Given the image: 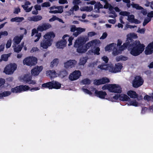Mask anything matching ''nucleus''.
Masks as SVG:
<instances>
[{"mask_svg": "<svg viewBox=\"0 0 153 153\" xmlns=\"http://www.w3.org/2000/svg\"><path fill=\"white\" fill-rule=\"evenodd\" d=\"M127 94L131 98H135L138 97V95L136 92L132 90L128 91L127 92Z\"/></svg>", "mask_w": 153, "mask_h": 153, "instance_id": "19", "label": "nucleus"}, {"mask_svg": "<svg viewBox=\"0 0 153 153\" xmlns=\"http://www.w3.org/2000/svg\"><path fill=\"white\" fill-rule=\"evenodd\" d=\"M93 7L92 6H85L83 8L82 11H86L87 12H91L93 10Z\"/></svg>", "mask_w": 153, "mask_h": 153, "instance_id": "34", "label": "nucleus"}, {"mask_svg": "<svg viewBox=\"0 0 153 153\" xmlns=\"http://www.w3.org/2000/svg\"><path fill=\"white\" fill-rule=\"evenodd\" d=\"M51 5L50 3L49 2H46L43 3L42 4V6L43 7H49Z\"/></svg>", "mask_w": 153, "mask_h": 153, "instance_id": "44", "label": "nucleus"}, {"mask_svg": "<svg viewBox=\"0 0 153 153\" xmlns=\"http://www.w3.org/2000/svg\"><path fill=\"white\" fill-rule=\"evenodd\" d=\"M103 5L100 4V2L98 3L97 4L95 5V8H97L98 10L103 8Z\"/></svg>", "mask_w": 153, "mask_h": 153, "instance_id": "48", "label": "nucleus"}, {"mask_svg": "<svg viewBox=\"0 0 153 153\" xmlns=\"http://www.w3.org/2000/svg\"><path fill=\"white\" fill-rule=\"evenodd\" d=\"M102 84H105L110 82L109 79L106 77L102 78L101 79Z\"/></svg>", "mask_w": 153, "mask_h": 153, "instance_id": "33", "label": "nucleus"}, {"mask_svg": "<svg viewBox=\"0 0 153 153\" xmlns=\"http://www.w3.org/2000/svg\"><path fill=\"white\" fill-rule=\"evenodd\" d=\"M24 19L23 17H16L11 19L10 21L11 22H22Z\"/></svg>", "mask_w": 153, "mask_h": 153, "instance_id": "24", "label": "nucleus"}, {"mask_svg": "<svg viewBox=\"0 0 153 153\" xmlns=\"http://www.w3.org/2000/svg\"><path fill=\"white\" fill-rule=\"evenodd\" d=\"M129 14V13L126 11H121L120 13V14L123 16H128Z\"/></svg>", "mask_w": 153, "mask_h": 153, "instance_id": "46", "label": "nucleus"}, {"mask_svg": "<svg viewBox=\"0 0 153 153\" xmlns=\"http://www.w3.org/2000/svg\"><path fill=\"white\" fill-rule=\"evenodd\" d=\"M119 100L122 101H127L130 100V99L126 95L121 94H120Z\"/></svg>", "mask_w": 153, "mask_h": 153, "instance_id": "22", "label": "nucleus"}, {"mask_svg": "<svg viewBox=\"0 0 153 153\" xmlns=\"http://www.w3.org/2000/svg\"><path fill=\"white\" fill-rule=\"evenodd\" d=\"M151 97L147 95H146L144 97V99L145 100H147V101H149L151 100Z\"/></svg>", "mask_w": 153, "mask_h": 153, "instance_id": "60", "label": "nucleus"}, {"mask_svg": "<svg viewBox=\"0 0 153 153\" xmlns=\"http://www.w3.org/2000/svg\"><path fill=\"white\" fill-rule=\"evenodd\" d=\"M82 82L83 84L84 85H89L91 83V82L90 80L88 78H86L83 79Z\"/></svg>", "mask_w": 153, "mask_h": 153, "instance_id": "36", "label": "nucleus"}, {"mask_svg": "<svg viewBox=\"0 0 153 153\" xmlns=\"http://www.w3.org/2000/svg\"><path fill=\"white\" fill-rule=\"evenodd\" d=\"M23 64L31 66L35 65L37 63V59L34 57L29 56L25 58L23 60Z\"/></svg>", "mask_w": 153, "mask_h": 153, "instance_id": "5", "label": "nucleus"}, {"mask_svg": "<svg viewBox=\"0 0 153 153\" xmlns=\"http://www.w3.org/2000/svg\"><path fill=\"white\" fill-rule=\"evenodd\" d=\"M52 81L43 84L42 85V88H46L49 89H52Z\"/></svg>", "mask_w": 153, "mask_h": 153, "instance_id": "20", "label": "nucleus"}, {"mask_svg": "<svg viewBox=\"0 0 153 153\" xmlns=\"http://www.w3.org/2000/svg\"><path fill=\"white\" fill-rule=\"evenodd\" d=\"M58 19V17H57L55 16H53L52 17L49 19V21H50V22L54 21L56 20H57V19Z\"/></svg>", "mask_w": 153, "mask_h": 153, "instance_id": "58", "label": "nucleus"}, {"mask_svg": "<svg viewBox=\"0 0 153 153\" xmlns=\"http://www.w3.org/2000/svg\"><path fill=\"white\" fill-rule=\"evenodd\" d=\"M39 50L36 47H33L32 48L31 50L30 51V52L31 53H33L34 52L38 51Z\"/></svg>", "mask_w": 153, "mask_h": 153, "instance_id": "57", "label": "nucleus"}, {"mask_svg": "<svg viewBox=\"0 0 153 153\" xmlns=\"http://www.w3.org/2000/svg\"><path fill=\"white\" fill-rule=\"evenodd\" d=\"M100 42L99 40L95 39L89 42L84 45V41L79 39L75 41L74 46L77 48L76 51L77 52L82 53L86 52L90 47H91L92 48H94L96 46L98 45L97 44Z\"/></svg>", "mask_w": 153, "mask_h": 153, "instance_id": "2", "label": "nucleus"}, {"mask_svg": "<svg viewBox=\"0 0 153 153\" xmlns=\"http://www.w3.org/2000/svg\"><path fill=\"white\" fill-rule=\"evenodd\" d=\"M5 82L4 79L2 78H0V87L4 85Z\"/></svg>", "mask_w": 153, "mask_h": 153, "instance_id": "55", "label": "nucleus"}, {"mask_svg": "<svg viewBox=\"0 0 153 153\" xmlns=\"http://www.w3.org/2000/svg\"><path fill=\"white\" fill-rule=\"evenodd\" d=\"M30 20L34 22H37L42 19V17L40 15L33 16L30 18Z\"/></svg>", "mask_w": 153, "mask_h": 153, "instance_id": "23", "label": "nucleus"}, {"mask_svg": "<svg viewBox=\"0 0 153 153\" xmlns=\"http://www.w3.org/2000/svg\"><path fill=\"white\" fill-rule=\"evenodd\" d=\"M22 7L25 10L26 12H30L33 8V6L31 7H30L28 8V6H25V5H22Z\"/></svg>", "mask_w": 153, "mask_h": 153, "instance_id": "38", "label": "nucleus"}, {"mask_svg": "<svg viewBox=\"0 0 153 153\" xmlns=\"http://www.w3.org/2000/svg\"><path fill=\"white\" fill-rule=\"evenodd\" d=\"M98 68H100L101 70H108V65L102 64L101 65H99L98 66Z\"/></svg>", "mask_w": 153, "mask_h": 153, "instance_id": "26", "label": "nucleus"}, {"mask_svg": "<svg viewBox=\"0 0 153 153\" xmlns=\"http://www.w3.org/2000/svg\"><path fill=\"white\" fill-rule=\"evenodd\" d=\"M81 75L80 71L75 70L70 74L69 78L71 81H74L78 79Z\"/></svg>", "mask_w": 153, "mask_h": 153, "instance_id": "12", "label": "nucleus"}, {"mask_svg": "<svg viewBox=\"0 0 153 153\" xmlns=\"http://www.w3.org/2000/svg\"><path fill=\"white\" fill-rule=\"evenodd\" d=\"M151 19L149 18H147L145 19L143 24V26H145L151 21Z\"/></svg>", "mask_w": 153, "mask_h": 153, "instance_id": "43", "label": "nucleus"}, {"mask_svg": "<svg viewBox=\"0 0 153 153\" xmlns=\"http://www.w3.org/2000/svg\"><path fill=\"white\" fill-rule=\"evenodd\" d=\"M132 7L136 8L137 10H142L143 9V8L142 7L140 6L138 4H132Z\"/></svg>", "mask_w": 153, "mask_h": 153, "instance_id": "37", "label": "nucleus"}, {"mask_svg": "<svg viewBox=\"0 0 153 153\" xmlns=\"http://www.w3.org/2000/svg\"><path fill=\"white\" fill-rule=\"evenodd\" d=\"M121 57V60L125 61L128 59V58L127 57L124 56L123 55H120Z\"/></svg>", "mask_w": 153, "mask_h": 153, "instance_id": "63", "label": "nucleus"}, {"mask_svg": "<svg viewBox=\"0 0 153 153\" xmlns=\"http://www.w3.org/2000/svg\"><path fill=\"white\" fill-rule=\"evenodd\" d=\"M60 74L63 77H64L68 74V73L66 71L64 70L60 72Z\"/></svg>", "mask_w": 153, "mask_h": 153, "instance_id": "42", "label": "nucleus"}, {"mask_svg": "<svg viewBox=\"0 0 153 153\" xmlns=\"http://www.w3.org/2000/svg\"><path fill=\"white\" fill-rule=\"evenodd\" d=\"M30 87L26 85H20L16 87L12 88L10 91L13 93H20L23 91H25L29 90Z\"/></svg>", "mask_w": 153, "mask_h": 153, "instance_id": "6", "label": "nucleus"}, {"mask_svg": "<svg viewBox=\"0 0 153 153\" xmlns=\"http://www.w3.org/2000/svg\"><path fill=\"white\" fill-rule=\"evenodd\" d=\"M144 82V80L140 76H135L132 81V86L135 88H138L141 86Z\"/></svg>", "mask_w": 153, "mask_h": 153, "instance_id": "7", "label": "nucleus"}, {"mask_svg": "<svg viewBox=\"0 0 153 153\" xmlns=\"http://www.w3.org/2000/svg\"><path fill=\"white\" fill-rule=\"evenodd\" d=\"M79 9V7L77 5H75L73 6V10L75 11H76Z\"/></svg>", "mask_w": 153, "mask_h": 153, "instance_id": "61", "label": "nucleus"}, {"mask_svg": "<svg viewBox=\"0 0 153 153\" xmlns=\"http://www.w3.org/2000/svg\"><path fill=\"white\" fill-rule=\"evenodd\" d=\"M88 58L86 57H83L81 58L80 60L79 64L80 65H84L87 62Z\"/></svg>", "mask_w": 153, "mask_h": 153, "instance_id": "28", "label": "nucleus"}, {"mask_svg": "<svg viewBox=\"0 0 153 153\" xmlns=\"http://www.w3.org/2000/svg\"><path fill=\"white\" fill-rule=\"evenodd\" d=\"M69 36L67 34H65L62 37L63 40H61L58 41L56 44V46L57 48L61 49L65 47L66 44L67 39H65L66 37H69Z\"/></svg>", "mask_w": 153, "mask_h": 153, "instance_id": "10", "label": "nucleus"}, {"mask_svg": "<svg viewBox=\"0 0 153 153\" xmlns=\"http://www.w3.org/2000/svg\"><path fill=\"white\" fill-rule=\"evenodd\" d=\"M17 68V65L15 63H10L5 67L4 72L7 74H12Z\"/></svg>", "mask_w": 153, "mask_h": 153, "instance_id": "4", "label": "nucleus"}, {"mask_svg": "<svg viewBox=\"0 0 153 153\" xmlns=\"http://www.w3.org/2000/svg\"><path fill=\"white\" fill-rule=\"evenodd\" d=\"M94 50L91 49V52L94 53L95 54L99 55L100 54V48L99 47H95L94 48Z\"/></svg>", "mask_w": 153, "mask_h": 153, "instance_id": "29", "label": "nucleus"}, {"mask_svg": "<svg viewBox=\"0 0 153 153\" xmlns=\"http://www.w3.org/2000/svg\"><path fill=\"white\" fill-rule=\"evenodd\" d=\"M12 41L11 40L7 41V43L6 44V47L7 48H9L11 46Z\"/></svg>", "mask_w": 153, "mask_h": 153, "instance_id": "50", "label": "nucleus"}, {"mask_svg": "<svg viewBox=\"0 0 153 153\" xmlns=\"http://www.w3.org/2000/svg\"><path fill=\"white\" fill-rule=\"evenodd\" d=\"M52 89H59L61 87V84L58 82L54 80L52 81Z\"/></svg>", "mask_w": 153, "mask_h": 153, "instance_id": "21", "label": "nucleus"}, {"mask_svg": "<svg viewBox=\"0 0 153 153\" xmlns=\"http://www.w3.org/2000/svg\"><path fill=\"white\" fill-rule=\"evenodd\" d=\"M70 27V31L72 32H74L73 35L75 37L85 31V29L80 27H77L75 25H71Z\"/></svg>", "mask_w": 153, "mask_h": 153, "instance_id": "8", "label": "nucleus"}, {"mask_svg": "<svg viewBox=\"0 0 153 153\" xmlns=\"http://www.w3.org/2000/svg\"><path fill=\"white\" fill-rule=\"evenodd\" d=\"M95 94L96 96L97 97H98L102 99H104L105 96L107 95V93L105 92L102 91H98L97 90L95 91Z\"/></svg>", "mask_w": 153, "mask_h": 153, "instance_id": "17", "label": "nucleus"}, {"mask_svg": "<svg viewBox=\"0 0 153 153\" xmlns=\"http://www.w3.org/2000/svg\"><path fill=\"white\" fill-rule=\"evenodd\" d=\"M11 94V92L10 91H5L0 93V98L2 97L8 96Z\"/></svg>", "mask_w": 153, "mask_h": 153, "instance_id": "27", "label": "nucleus"}, {"mask_svg": "<svg viewBox=\"0 0 153 153\" xmlns=\"http://www.w3.org/2000/svg\"><path fill=\"white\" fill-rule=\"evenodd\" d=\"M110 85L109 91L114 93H120L122 92V88L120 86L117 84H111Z\"/></svg>", "mask_w": 153, "mask_h": 153, "instance_id": "11", "label": "nucleus"}, {"mask_svg": "<svg viewBox=\"0 0 153 153\" xmlns=\"http://www.w3.org/2000/svg\"><path fill=\"white\" fill-rule=\"evenodd\" d=\"M96 35V33L94 32H89L88 33V35L89 37H91Z\"/></svg>", "mask_w": 153, "mask_h": 153, "instance_id": "56", "label": "nucleus"}, {"mask_svg": "<svg viewBox=\"0 0 153 153\" xmlns=\"http://www.w3.org/2000/svg\"><path fill=\"white\" fill-rule=\"evenodd\" d=\"M22 47H21L20 45H18L16 47L14 48V50L15 52L17 53H19L22 50Z\"/></svg>", "mask_w": 153, "mask_h": 153, "instance_id": "40", "label": "nucleus"}, {"mask_svg": "<svg viewBox=\"0 0 153 153\" xmlns=\"http://www.w3.org/2000/svg\"><path fill=\"white\" fill-rule=\"evenodd\" d=\"M94 84L95 85H102L101 79H95L94 80Z\"/></svg>", "mask_w": 153, "mask_h": 153, "instance_id": "39", "label": "nucleus"}, {"mask_svg": "<svg viewBox=\"0 0 153 153\" xmlns=\"http://www.w3.org/2000/svg\"><path fill=\"white\" fill-rule=\"evenodd\" d=\"M59 3L60 4H68V2L67 0H59Z\"/></svg>", "mask_w": 153, "mask_h": 153, "instance_id": "53", "label": "nucleus"}, {"mask_svg": "<svg viewBox=\"0 0 153 153\" xmlns=\"http://www.w3.org/2000/svg\"><path fill=\"white\" fill-rule=\"evenodd\" d=\"M55 34L53 32H50L46 34L44 36V39L40 43L41 47L44 49H46L52 44V40L51 38H54Z\"/></svg>", "mask_w": 153, "mask_h": 153, "instance_id": "3", "label": "nucleus"}, {"mask_svg": "<svg viewBox=\"0 0 153 153\" xmlns=\"http://www.w3.org/2000/svg\"><path fill=\"white\" fill-rule=\"evenodd\" d=\"M55 9H58V11H59V13H62L63 11V8L62 6H57L55 7Z\"/></svg>", "mask_w": 153, "mask_h": 153, "instance_id": "47", "label": "nucleus"}, {"mask_svg": "<svg viewBox=\"0 0 153 153\" xmlns=\"http://www.w3.org/2000/svg\"><path fill=\"white\" fill-rule=\"evenodd\" d=\"M102 59L105 63L108 62L109 59L106 56H104L102 57Z\"/></svg>", "mask_w": 153, "mask_h": 153, "instance_id": "52", "label": "nucleus"}, {"mask_svg": "<svg viewBox=\"0 0 153 153\" xmlns=\"http://www.w3.org/2000/svg\"><path fill=\"white\" fill-rule=\"evenodd\" d=\"M51 27V25L48 23H44L41 25H39L37 28L38 30L41 32L46 30Z\"/></svg>", "mask_w": 153, "mask_h": 153, "instance_id": "15", "label": "nucleus"}, {"mask_svg": "<svg viewBox=\"0 0 153 153\" xmlns=\"http://www.w3.org/2000/svg\"><path fill=\"white\" fill-rule=\"evenodd\" d=\"M38 31L39 30H38L37 29L36 30L35 28L33 29L32 31L31 36H33L36 33V34L35 37H37V39L34 40V42H38L41 36V33H38Z\"/></svg>", "mask_w": 153, "mask_h": 153, "instance_id": "16", "label": "nucleus"}, {"mask_svg": "<svg viewBox=\"0 0 153 153\" xmlns=\"http://www.w3.org/2000/svg\"><path fill=\"white\" fill-rule=\"evenodd\" d=\"M110 84L105 85L102 87V89L103 90L108 89L109 91Z\"/></svg>", "mask_w": 153, "mask_h": 153, "instance_id": "51", "label": "nucleus"}, {"mask_svg": "<svg viewBox=\"0 0 153 153\" xmlns=\"http://www.w3.org/2000/svg\"><path fill=\"white\" fill-rule=\"evenodd\" d=\"M32 79V77L29 76L27 77H25L24 78V81L26 83H29L30 80Z\"/></svg>", "mask_w": 153, "mask_h": 153, "instance_id": "49", "label": "nucleus"}, {"mask_svg": "<svg viewBox=\"0 0 153 153\" xmlns=\"http://www.w3.org/2000/svg\"><path fill=\"white\" fill-rule=\"evenodd\" d=\"M107 36V33L106 32L104 33H103L102 36L100 37V39H104Z\"/></svg>", "mask_w": 153, "mask_h": 153, "instance_id": "62", "label": "nucleus"}, {"mask_svg": "<svg viewBox=\"0 0 153 153\" xmlns=\"http://www.w3.org/2000/svg\"><path fill=\"white\" fill-rule=\"evenodd\" d=\"M43 69V67L42 66H36L31 70V72L32 75L34 76L38 75Z\"/></svg>", "mask_w": 153, "mask_h": 153, "instance_id": "14", "label": "nucleus"}, {"mask_svg": "<svg viewBox=\"0 0 153 153\" xmlns=\"http://www.w3.org/2000/svg\"><path fill=\"white\" fill-rule=\"evenodd\" d=\"M145 51L146 54H150L153 52V42L148 45Z\"/></svg>", "mask_w": 153, "mask_h": 153, "instance_id": "18", "label": "nucleus"}, {"mask_svg": "<svg viewBox=\"0 0 153 153\" xmlns=\"http://www.w3.org/2000/svg\"><path fill=\"white\" fill-rule=\"evenodd\" d=\"M128 20L130 22H132L134 19V16L133 15L128 16Z\"/></svg>", "mask_w": 153, "mask_h": 153, "instance_id": "45", "label": "nucleus"}, {"mask_svg": "<svg viewBox=\"0 0 153 153\" xmlns=\"http://www.w3.org/2000/svg\"><path fill=\"white\" fill-rule=\"evenodd\" d=\"M74 38L72 37H69L68 39V41L69 42V43L68 44V45L70 46L72 44V41L73 39Z\"/></svg>", "mask_w": 153, "mask_h": 153, "instance_id": "54", "label": "nucleus"}, {"mask_svg": "<svg viewBox=\"0 0 153 153\" xmlns=\"http://www.w3.org/2000/svg\"><path fill=\"white\" fill-rule=\"evenodd\" d=\"M22 38L23 37L22 36L19 37L18 36H16L14 37L13 41L15 44L18 45L20 43Z\"/></svg>", "mask_w": 153, "mask_h": 153, "instance_id": "25", "label": "nucleus"}, {"mask_svg": "<svg viewBox=\"0 0 153 153\" xmlns=\"http://www.w3.org/2000/svg\"><path fill=\"white\" fill-rule=\"evenodd\" d=\"M129 101L128 103V105H132L135 106H137L138 103L135 100L131 101L130 100Z\"/></svg>", "mask_w": 153, "mask_h": 153, "instance_id": "30", "label": "nucleus"}, {"mask_svg": "<svg viewBox=\"0 0 153 153\" xmlns=\"http://www.w3.org/2000/svg\"><path fill=\"white\" fill-rule=\"evenodd\" d=\"M122 63H118L115 64V66L111 65L110 66L109 70L113 73H116L120 71L123 67Z\"/></svg>", "mask_w": 153, "mask_h": 153, "instance_id": "9", "label": "nucleus"}, {"mask_svg": "<svg viewBox=\"0 0 153 153\" xmlns=\"http://www.w3.org/2000/svg\"><path fill=\"white\" fill-rule=\"evenodd\" d=\"M10 54L2 55L1 56L2 60L5 61H7L8 59V58L10 56Z\"/></svg>", "mask_w": 153, "mask_h": 153, "instance_id": "32", "label": "nucleus"}, {"mask_svg": "<svg viewBox=\"0 0 153 153\" xmlns=\"http://www.w3.org/2000/svg\"><path fill=\"white\" fill-rule=\"evenodd\" d=\"M58 59H55L51 62V66L52 67L54 66L55 65H57L58 63Z\"/></svg>", "mask_w": 153, "mask_h": 153, "instance_id": "35", "label": "nucleus"}, {"mask_svg": "<svg viewBox=\"0 0 153 153\" xmlns=\"http://www.w3.org/2000/svg\"><path fill=\"white\" fill-rule=\"evenodd\" d=\"M34 8L36 10H37V11H38V10H40L41 9V8L40 5L37 4L35 5Z\"/></svg>", "mask_w": 153, "mask_h": 153, "instance_id": "59", "label": "nucleus"}, {"mask_svg": "<svg viewBox=\"0 0 153 153\" xmlns=\"http://www.w3.org/2000/svg\"><path fill=\"white\" fill-rule=\"evenodd\" d=\"M127 47L130 54L135 56L140 55L145 49L144 44H141L139 41H134L132 36L127 37L126 42L120 46V49L123 51Z\"/></svg>", "mask_w": 153, "mask_h": 153, "instance_id": "1", "label": "nucleus"}, {"mask_svg": "<svg viewBox=\"0 0 153 153\" xmlns=\"http://www.w3.org/2000/svg\"><path fill=\"white\" fill-rule=\"evenodd\" d=\"M47 74L49 75L51 78H52L56 74V73L55 71L50 70L49 71H47Z\"/></svg>", "mask_w": 153, "mask_h": 153, "instance_id": "31", "label": "nucleus"}, {"mask_svg": "<svg viewBox=\"0 0 153 153\" xmlns=\"http://www.w3.org/2000/svg\"><path fill=\"white\" fill-rule=\"evenodd\" d=\"M81 2L80 0H73V3L74 5H78Z\"/></svg>", "mask_w": 153, "mask_h": 153, "instance_id": "64", "label": "nucleus"}, {"mask_svg": "<svg viewBox=\"0 0 153 153\" xmlns=\"http://www.w3.org/2000/svg\"><path fill=\"white\" fill-rule=\"evenodd\" d=\"M77 62L74 59L69 60L65 62L64 67L66 69H70L75 66Z\"/></svg>", "mask_w": 153, "mask_h": 153, "instance_id": "13", "label": "nucleus"}, {"mask_svg": "<svg viewBox=\"0 0 153 153\" xmlns=\"http://www.w3.org/2000/svg\"><path fill=\"white\" fill-rule=\"evenodd\" d=\"M82 91L85 93L88 94L90 95H92V93L91 92L87 89L85 88H82Z\"/></svg>", "mask_w": 153, "mask_h": 153, "instance_id": "41", "label": "nucleus"}]
</instances>
